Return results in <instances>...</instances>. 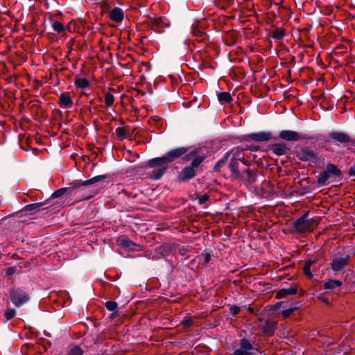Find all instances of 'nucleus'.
Instances as JSON below:
<instances>
[{"label":"nucleus","mask_w":355,"mask_h":355,"mask_svg":"<svg viewBox=\"0 0 355 355\" xmlns=\"http://www.w3.org/2000/svg\"><path fill=\"white\" fill-rule=\"evenodd\" d=\"M107 178L106 175H96L90 178L89 180L85 181H77L71 183V188H62L57 191H55L53 194L52 197L53 198H57L62 196L65 192L69 191L71 194L73 195H79L80 199L79 200H87L92 198L94 194L96 193V190H92L90 191H86L85 187L87 186L94 184L97 182H99Z\"/></svg>","instance_id":"nucleus-1"},{"label":"nucleus","mask_w":355,"mask_h":355,"mask_svg":"<svg viewBox=\"0 0 355 355\" xmlns=\"http://www.w3.org/2000/svg\"><path fill=\"white\" fill-rule=\"evenodd\" d=\"M168 164L169 162L165 155L161 157L149 159L147 163L148 166L155 168L150 173V178L153 180H159L164 174Z\"/></svg>","instance_id":"nucleus-2"},{"label":"nucleus","mask_w":355,"mask_h":355,"mask_svg":"<svg viewBox=\"0 0 355 355\" xmlns=\"http://www.w3.org/2000/svg\"><path fill=\"white\" fill-rule=\"evenodd\" d=\"M340 171L333 164H328L326 170L320 173L318 175V182L320 185H326L332 182L336 177L340 175Z\"/></svg>","instance_id":"nucleus-3"},{"label":"nucleus","mask_w":355,"mask_h":355,"mask_svg":"<svg viewBox=\"0 0 355 355\" xmlns=\"http://www.w3.org/2000/svg\"><path fill=\"white\" fill-rule=\"evenodd\" d=\"M307 216L308 213H306L294 222V226L298 232H305L312 231L318 225V219L317 218L308 219Z\"/></svg>","instance_id":"nucleus-4"},{"label":"nucleus","mask_w":355,"mask_h":355,"mask_svg":"<svg viewBox=\"0 0 355 355\" xmlns=\"http://www.w3.org/2000/svg\"><path fill=\"white\" fill-rule=\"evenodd\" d=\"M244 153L243 149L240 148H235L232 149L231 152L227 153L224 159L219 160L215 166L216 170L220 171V168L224 166L225 161L228 159L232 161H239V162L245 164L243 161Z\"/></svg>","instance_id":"nucleus-5"},{"label":"nucleus","mask_w":355,"mask_h":355,"mask_svg":"<svg viewBox=\"0 0 355 355\" xmlns=\"http://www.w3.org/2000/svg\"><path fill=\"white\" fill-rule=\"evenodd\" d=\"M10 297L16 306H21L29 300L28 294L19 288H12L10 293Z\"/></svg>","instance_id":"nucleus-6"},{"label":"nucleus","mask_w":355,"mask_h":355,"mask_svg":"<svg viewBox=\"0 0 355 355\" xmlns=\"http://www.w3.org/2000/svg\"><path fill=\"white\" fill-rule=\"evenodd\" d=\"M252 345L245 338H243L240 341V345L234 352V355H252Z\"/></svg>","instance_id":"nucleus-7"},{"label":"nucleus","mask_w":355,"mask_h":355,"mask_svg":"<svg viewBox=\"0 0 355 355\" xmlns=\"http://www.w3.org/2000/svg\"><path fill=\"white\" fill-rule=\"evenodd\" d=\"M241 165H243L239 161L230 160L229 164L227 165V168L230 170V177L232 180H236L241 176V173L243 168H240Z\"/></svg>","instance_id":"nucleus-8"},{"label":"nucleus","mask_w":355,"mask_h":355,"mask_svg":"<svg viewBox=\"0 0 355 355\" xmlns=\"http://www.w3.org/2000/svg\"><path fill=\"white\" fill-rule=\"evenodd\" d=\"M296 155L300 160L302 161H308L317 158L316 153L313 150L306 147L301 148L299 150H297Z\"/></svg>","instance_id":"nucleus-9"},{"label":"nucleus","mask_w":355,"mask_h":355,"mask_svg":"<svg viewBox=\"0 0 355 355\" xmlns=\"http://www.w3.org/2000/svg\"><path fill=\"white\" fill-rule=\"evenodd\" d=\"M349 258V255L334 257L331 263L332 270L336 272L340 271L347 265Z\"/></svg>","instance_id":"nucleus-10"},{"label":"nucleus","mask_w":355,"mask_h":355,"mask_svg":"<svg viewBox=\"0 0 355 355\" xmlns=\"http://www.w3.org/2000/svg\"><path fill=\"white\" fill-rule=\"evenodd\" d=\"M244 182L252 184L257 180V175L254 171H250L248 168H243L241 173V176L236 178Z\"/></svg>","instance_id":"nucleus-11"},{"label":"nucleus","mask_w":355,"mask_h":355,"mask_svg":"<svg viewBox=\"0 0 355 355\" xmlns=\"http://www.w3.org/2000/svg\"><path fill=\"white\" fill-rule=\"evenodd\" d=\"M279 136L280 139L288 141H297L301 139L300 134L293 130H282Z\"/></svg>","instance_id":"nucleus-12"},{"label":"nucleus","mask_w":355,"mask_h":355,"mask_svg":"<svg viewBox=\"0 0 355 355\" xmlns=\"http://www.w3.org/2000/svg\"><path fill=\"white\" fill-rule=\"evenodd\" d=\"M249 137L250 139L255 141L263 142L270 141L272 137V134L269 131H262L252 133L249 135Z\"/></svg>","instance_id":"nucleus-13"},{"label":"nucleus","mask_w":355,"mask_h":355,"mask_svg":"<svg viewBox=\"0 0 355 355\" xmlns=\"http://www.w3.org/2000/svg\"><path fill=\"white\" fill-rule=\"evenodd\" d=\"M297 292V286L296 284H293L288 288H283L279 290L276 293L277 299H282L288 295H295Z\"/></svg>","instance_id":"nucleus-14"},{"label":"nucleus","mask_w":355,"mask_h":355,"mask_svg":"<svg viewBox=\"0 0 355 355\" xmlns=\"http://www.w3.org/2000/svg\"><path fill=\"white\" fill-rule=\"evenodd\" d=\"M328 137L340 144H346L351 141L349 136L343 132H331L329 133Z\"/></svg>","instance_id":"nucleus-15"},{"label":"nucleus","mask_w":355,"mask_h":355,"mask_svg":"<svg viewBox=\"0 0 355 355\" xmlns=\"http://www.w3.org/2000/svg\"><path fill=\"white\" fill-rule=\"evenodd\" d=\"M187 153V148L184 147L178 148L168 151L165 155L168 159V162L171 163L174 159L181 157Z\"/></svg>","instance_id":"nucleus-16"},{"label":"nucleus","mask_w":355,"mask_h":355,"mask_svg":"<svg viewBox=\"0 0 355 355\" xmlns=\"http://www.w3.org/2000/svg\"><path fill=\"white\" fill-rule=\"evenodd\" d=\"M59 104L62 108H69L72 107L73 101L69 93L64 92L60 94L59 96Z\"/></svg>","instance_id":"nucleus-17"},{"label":"nucleus","mask_w":355,"mask_h":355,"mask_svg":"<svg viewBox=\"0 0 355 355\" xmlns=\"http://www.w3.org/2000/svg\"><path fill=\"white\" fill-rule=\"evenodd\" d=\"M109 16L112 20L116 22H121L124 18L123 10L117 7L110 11Z\"/></svg>","instance_id":"nucleus-18"},{"label":"nucleus","mask_w":355,"mask_h":355,"mask_svg":"<svg viewBox=\"0 0 355 355\" xmlns=\"http://www.w3.org/2000/svg\"><path fill=\"white\" fill-rule=\"evenodd\" d=\"M289 148L284 143H276L272 145V151L278 156L284 155Z\"/></svg>","instance_id":"nucleus-19"},{"label":"nucleus","mask_w":355,"mask_h":355,"mask_svg":"<svg viewBox=\"0 0 355 355\" xmlns=\"http://www.w3.org/2000/svg\"><path fill=\"white\" fill-rule=\"evenodd\" d=\"M195 176V171L192 167L187 166L179 174V179L185 181Z\"/></svg>","instance_id":"nucleus-20"},{"label":"nucleus","mask_w":355,"mask_h":355,"mask_svg":"<svg viewBox=\"0 0 355 355\" xmlns=\"http://www.w3.org/2000/svg\"><path fill=\"white\" fill-rule=\"evenodd\" d=\"M117 245L124 248L133 249L135 245L126 236H121L116 240Z\"/></svg>","instance_id":"nucleus-21"},{"label":"nucleus","mask_w":355,"mask_h":355,"mask_svg":"<svg viewBox=\"0 0 355 355\" xmlns=\"http://www.w3.org/2000/svg\"><path fill=\"white\" fill-rule=\"evenodd\" d=\"M275 325L274 322L266 320L261 324V328L266 334L271 335L273 333Z\"/></svg>","instance_id":"nucleus-22"},{"label":"nucleus","mask_w":355,"mask_h":355,"mask_svg":"<svg viewBox=\"0 0 355 355\" xmlns=\"http://www.w3.org/2000/svg\"><path fill=\"white\" fill-rule=\"evenodd\" d=\"M342 285V282L337 279H329L324 284L325 289L334 290Z\"/></svg>","instance_id":"nucleus-23"},{"label":"nucleus","mask_w":355,"mask_h":355,"mask_svg":"<svg viewBox=\"0 0 355 355\" xmlns=\"http://www.w3.org/2000/svg\"><path fill=\"white\" fill-rule=\"evenodd\" d=\"M218 99L222 104L230 103L232 100V96L228 92H221L218 94Z\"/></svg>","instance_id":"nucleus-24"},{"label":"nucleus","mask_w":355,"mask_h":355,"mask_svg":"<svg viewBox=\"0 0 355 355\" xmlns=\"http://www.w3.org/2000/svg\"><path fill=\"white\" fill-rule=\"evenodd\" d=\"M74 84L80 89H85L89 86V81L86 78H76Z\"/></svg>","instance_id":"nucleus-25"},{"label":"nucleus","mask_w":355,"mask_h":355,"mask_svg":"<svg viewBox=\"0 0 355 355\" xmlns=\"http://www.w3.org/2000/svg\"><path fill=\"white\" fill-rule=\"evenodd\" d=\"M128 135V130L125 128H118L116 129V135L118 139L123 140Z\"/></svg>","instance_id":"nucleus-26"},{"label":"nucleus","mask_w":355,"mask_h":355,"mask_svg":"<svg viewBox=\"0 0 355 355\" xmlns=\"http://www.w3.org/2000/svg\"><path fill=\"white\" fill-rule=\"evenodd\" d=\"M313 264V261L311 260H309L306 262L303 270L304 273L309 277V278H311L313 277L312 273L311 272V266Z\"/></svg>","instance_id":"nucleus-27"},{"label":"nucleus","mask_w":355,"mask_h":355,"mask_svg":"<svg viewBox=\"0 0 355 355\" xmlns=\"http://www.w3.org/2000/svg\"><path fill=\"white\" fill-rule=\"evenodd\" d=\"M114 97L110 93H106L105 94V103L107 107L112 106L114 103Z\"/></svg>","instance_id":"nucleus-28"},{"label":"nucleus","mask_w":355,"mask_h":355,"mask_svg":"<svg viewBox=\"0 0 355 355\" xmlns=\"http://www.w3.org/2000/svg\"><path fill=\"white\" fill-rule=\"evenodd\" d=\"M83 352L80 347L72 346L68 352V355H83Z\"/></svg>","instance_id":"nucleus-29"},{"label":"nucleus","mask_w":355,"mask_h":355,"mask_svg":"<svg viewBox=\"0 0 355 355\" xmlns=\"http://www.w3.org/2000/svg\"><path fill=\"white\" fill-rule=\"evenodd\" d=\"M284 31L282 29H279V28L275 29L272 33V37L276 40L282 39L284 37Z\"/></svg>","instance_id":"nucleus-30"},{"label":"nucleus","mask_w":355,"mask_h":355,"mask_svg":"<svg viewBox=\"0 0 355 355\" xmlns=\"http://www.w3.org/2000/svg\"><path fill=\"white\" fill-rule=\"evenodd\" d=\"M52 28L54 31H57L58 33H61L64 29V25L59 21H54L52 24Z\"/></svg>","instance_id":"nucleus-31"},{"label":"nucleus","mask_w":355,"mask_h":355,"mask_svg":"<svg viewBox=\"0 0 355 355\" xmlns=\"http://www.w3.org/2000/svg\"><path fill=\"white\" fill-rule=\"evenodd\" d=\"M105 307L110 311H115L117 308V304L115 302L109 301L105 303Z\"/></svg>","instance_id":"nucleus-32"},{"label":"nucleus","mask_w":355,"mask_h":355,"mask_svg":"<svg viewBox=\"0 0 355 355\" xmlns=\"http://www.w3.org/2000/svg\"><path fill=\"white\" fill-rule=\"evenodd\" d=\"M16 311L15 309H8L5 313L6 320H10L15 316Z\"/></svg>","instance_id":"nucleus-33"},{"label":"nucleus","mask_w":355,"mask_h":355,"mask_svg":"<svg viewBox=\"0 0 355 355\" xmlns=\"http://www.w3.org/2000/svg\"><path fill=\"white\" fill-rule=\"evenodd\" d=\"M202 160H203V158H202V157H198L195 158L192 161L191 164L189 167H192L194 170L196 168H197L200 164V163L202 162Z\"/></svg>","instance_id":"nucleus-34"},{"label":"nucleus","mask_w":355,"mask_h":355,"mask_svg":"<svg viewBox=\"0 0 355 355\" xmlns=\"http://www.w3.org/2000/svg\"><path fill=\"white\" fill-rule=\"evenodd\" d=\"M295 310V308H291L286 310L282 311V314L284 318H288L291 313Z\"/></svg>","instance_id":"nucleus-35"},{"label":"nucleus","mask_w":355,"mask_h":355,"mask_svg":"<svg viewBox=\"0 0 355 355\" xmlns=\"http://www.w3.org/2000/svg\"><path fill=\"white\" fill-rule=\"evenodd\" d=\"M208 198H209V196L207 195H206V194L202 195L198 198V203L200 205H202L207 201Z\"/></svg>","instance_id":"nucleus-36"},{"label":"nucleus","mask_w":355,"mask_h":355,"mask_svg":"<svg viewBox=\"0 0 355 355\" xmlns=\"http://www.w3.org/2000/svg\"><path fill=\"white\" fill-rule=\"evenodd\" d=\"M202 256L204 264H207L211 260V255L209 253L202 254Z\"/></svg>","instance_id":"nucleus-37"},{"label":"nucleus","mask_w":355,"mask_h":355,"mask_svg":"<svg viewBox=\"0 0 355 355\" xmlns=\"http://www.w3.org/2000/svg\"><path fill=\"white\" fill-rule=\"evenodd\" d=\"M230 311L232 315H236L240 311V308L236 306H232L230 308Z\"/></svg>","instance_id":"nucleus-38"},{"label":"nucleus","mask_w":355,"mask_h":355,"mask_svg":"<svg viewBox=\"0 0 355 355\" xmlns=\"http://www.w3.org/2000/svg\"><path fill=\"white\" fill-rule=\"evenodd\" d=\"M40 207V205L37 204V203H35V204H31V205H28L26 207V209L28 210V211H32L35 209H37Z\"/></svg>","instance_id":"nucleus-39"},{"label":"nucleus","mask_w":355,"mask_h":355,"mask_svg":"<svg viewBox=\"0 0 355 355\" xmlns=\"http://www.w3.org/2000/svg\"><path fill=\"white\" fill-rule=\"evenodd\" d=\"M14 272H15V270L13 268H8L7 269L6 273L8 275H11L14 273Z\"/></svg>","instance_id":"nucleus-40"},{"label":"nucleus","mask_w":355,"mask_h":355,"mask_svg":"<svg viewBox=\"0 0 355 355\" xmlns=\"http://www.w3.org/2000/svg\"><path fill=\"white\" fill-rule=\"evenodd\" d=\"M319 299H320L322 302H324V303H327V304L328 303V300H327V298H325L324 297H319Z\"/></svg>","instance_id":"nucleus-41"},{"label":"nucleus","mask_w":355,"mask_h":355,"mask_svg":"<svg viewBox=\"0 0 355 355\" xmlns=\"http://www.w3.org/2000/svg\"><path fill=\"white\" fill-rule=\"evenodd\" d=\"M154 20H155V22L158 23L160 21V18L156 17V18H155Z\"/></svg>","instance_id":"nucleus-42"},{"label":"nucleus","mask_w":355,"mask_h":355,"mask_svg":"<svg viewBox=\"0 0 355 355\" xmlns=\"http://www.w3.org/2000/svg\"><path fill=\"white\" fill-rule=\"evenodd\" d=\"M183 322L186 324H189V320H184Z\"/></svg>","instance_id":"nucleus-43"}]
</instances>
